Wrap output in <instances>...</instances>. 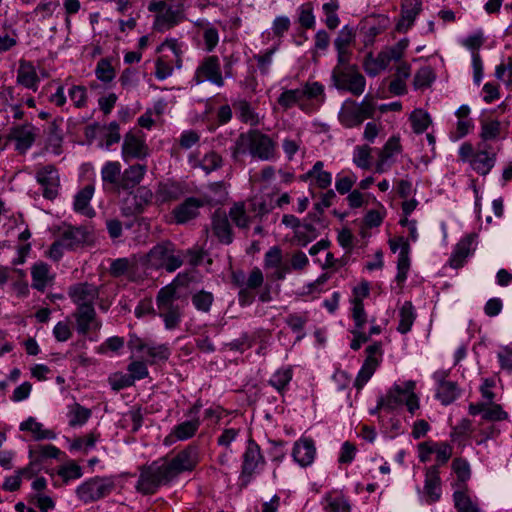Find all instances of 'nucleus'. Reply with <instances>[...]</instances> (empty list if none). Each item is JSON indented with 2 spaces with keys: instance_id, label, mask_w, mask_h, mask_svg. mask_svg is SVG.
<instances>
[{
  "instance_id": "nucleus-1",
  "label": "nucleus",
  "mask_w": 512,
  "mask_h": 512,
  "mask_svg": "<svg viewBox=\"0 0 512 512\" xmlns=\"http://www.w3.org/2000/svg\"><path fill=\"white\" fill-rule=\"evenodd\" d=\"M99 294V287L88 282L76 283L68 288V296L77 306L73 317L76 321L77 332L81 335H87L101 328V322L98 320L94 308Z\"/></svg>"
},
{
  "instance_id": "nucleus-2",
  "label": "nucleus",
  "mask_w": 512,
  "mask_h": 512,
  "mask_svg": "<svg viewBox=\"0 0 512 512\" xmlns=\"http://www.w3.org/2000/svg\"><path fill=\"white\" fill-rule=\"evenodd\" d=\"M146 171V165L137 163L122 172L118 161H108L101 169L103 188L118 193L132 190L142 181Z\"/></svg>"
},
{
  "instance_id": "nucleus-3",
  "label": "nucleus",
  "mask_w": 512,
  "mask_h": 512,
  "mask_svg": "<svg viewBox=\"0 0 512 512\" xmlns=\"http://www.w3.org/2000/svg\"><path fill=\"white\" fill-rule=\"evenodd\" d=\"M178 279L162 287L156 295L157 314L168 330L176 329L182 320L185 299L178 292Z\"/></svg>"
},
{
  "instance_id": "nucleus-4",
  "label": "nucleus",
  "mask_w": 512,
  "mask_h": 512,
  "mask_svg": "<svg viewBox=\"0 0 512 512\" xmlns=\"http://www.w3.org/2000/svg\"><path fill=\"white\" fill-rule=\"evenodd\" d=\"M331 78L337 89L348 91L354 96H360L365 91V77L359 72L357 66L350 62L339 63L337 61Z\"/></svg>"
},
{
  "instance_id": "nucleus-5",
  "label": "nucleus",
  "mask_w": 512,
  "mask_h": 512,
  "mask_svg": "<svg viewBox=\"0 0 512 512\" xmlns=\"http://www.w3.org/2000/svg\"><path fill=\"white\" fill-rule=\"evenodd\" d=\"M148 263L156 269L174 272L183 265L181 250L176 249L171 241H163L155 245L147 254Z\"/></svg>"
},
{
  "instance_id": "nucleus-6",
  "label": "nucleus",
  "mask_w": 512,
  "mask_h": 512,
  "mask_svg": "<svg viewBox=\"0 0 512 512\" xmlns=\"http://www.w3.org/2000/svg\"><path fill=\"white\" fill-rule=\"evenodd\" d=\"M172 480L164 462H153L149 466L143 467L137 483V490L143 494H154L157 489Z\"/></svg>"
},
{
  "instance_id": "nucleus-7",
  "label": "nucleus",
  "mask_w": 512,
  "mask_h": 512,
  "mask_svg": "<svg viewBox=\"0 0 512 512\" xmlns=\"http://www.w3.org/2000/svg\"><path fill=\"white\" fill-rule=\"evenodd\" d=\"M113 487V482L95 477L81 484L77 488L76 493L80 500L84 503H89L107 496Z\"/></svg>"
},
{
  "instance_id": "nucleus-8",
  "label": "nucleus",
  "mask_w": 512,
  "mask_h": 512,
  "mask_svg": "<svg viewBox=\"0 0 512 512\" xmlns=\"http://www.w3.org/2000/svg\"><path fill=\"white\" fill-rule=\"evenodd\" d=\"M199 462L198 450L189 446L177 453L170 461H164L172 479L182 472L192 471Z\"/></svg>"
},
{
  "instance_id": "nucleus-9",
  "label": "nucleus",
  "mask_w": 512,
  "mask_h": 512,
  "mask_svg": "<svg viewBox=\"0 0 512 512\" xmlns=\"http://www.w3.org/2000/svg\"><path fill=\"white\" fill-rule=\"evenodd\" d=\"M232 283L239 289V302L242 306L250 305L254 301L256 292V268L247 276L243 270L232 272Z\"/></svg>"
},
{
  "instance_id": "nucleus-10",
  "label": "nucleus",
  "mask_w": 512,
  "mask_h": 512,
  "mask_svg": "<svg viewBox=\"0 0 512 512\" xmlns=\"http://www.w3.org/2000/svg\"><path fill=\"white\" fill-rule=\"evenodd\" d=\"M149 147L145 140L134 132H128L124 136L122 144V158L125 162L131 160H143L149 155Z\"/></svg>"
},
{
  "instance_id": "nucleus-11",
  "label": "nucleus",
  "mask_w": 512,
  "mask_h": 512,
  "mask_svg": "<svg viewBox=\"0 0 512 512\" xmlns=\"http://www.w3.org/2000/svg\"><path fill=\"white\" fill-rule=\"evenodd\" d=\"M194 80L197 84L210 81L219 87L223 86L224 80L218 57L213 55L204 58L196 70Z\"/></svg>"
},
{
  "instance_id": "nucleus-12",
  "label": "nucleus",
  "mask_w": 512,
  "mask_h": 512,
  "mask_svg": "<svg viewBox=\"0 0 512 512\" xmlns=\"http://www.w3.org/2000/svg\"><path fill=\"white\" fill-rule=\"evenodd\" d=\"M60 239L64 248L76 249L92 242V232L87 226L64 225Z\"/></svg>"
},
{
  "instance_id": "nucleus-13",
  "label": "nucleus",
  "mask_w": 512,
  "mask_h": 512,
  "mask_svg": "<svg viewBox=\"0 0 512 512\" xmlns=\"http://www.w3.org/2000/svg\"><path fill=\"white\" fill-rule=\"evenodd\" d=\"M37 182L43 187V196L53 200L58 194L59 175L54 165L40 168L36 174Z\"/></svg>"
},
{
  "instance_id": "nucleus-14",
  "label": "nucleus",
  "mask_w": 512,
  "mask_h": 512,
  "mask_svg": "<svg viewBox=\"0 0 512 512\" xmlns=\"http://www.w3.org/2000/svg\"><path fill=\"white\" fill-rule=\"evenodd\" d=\"M356 31L353 27L345 25L339 31L338 36L334 40V46L337 51V61L339 63L350 62L351 51L349 47L355 42Z\"/></svg>"
},
{
  "instance_id": "nucleus-15",
  "label": "nucleus",
  "mask_w": 512,
  "mask_h": 512,
  "mask_svg": "<svg viewBox=\"0 0 512 512\" xmlns=\"http://www.w3.org/2000/svg\"><path fill=\"white\" fill-rule=\"evenodd\" d=\"M468 411L472 416L482 414V419L486 421H503L508 418V413L503 410L502 406L493 401L470 403Z\"/></svg>"
},
{
  "instance_id": "nucleus-16",
  "label": "nucleus",
  "mask_w": 512,
  "mask_h": 512,
  "mask_svg": "<svg viewBox=\"0 0 512 512\" xmlns=\"http://www.w3.org/2000/svg\"><path fill=\"white\" fill-rule=\"evenodd\" d=\"M200 198L190 197L173 210L176 223L184 224L199 215V209L205 205Z\"/></svg>"
},
{
  "instance_id": "nucleus-17",
  "label": "nucleus",
  "mask_w": 512,
  "mask_h": 512,
  "mask_svg": "<svg viewBox=\"0 0 512 512\" xmlns=\"http://www.w3.org/2000/svg\"><path fill=\"white\" fill-rule=\"evenodd\" d=\"M212 232L223 244H231L233 241L232 228L225 211L218 209L212 216Z\"/></svg>"
},
{
  "instance_id": "nucleus-18",
  "label": "nucleus",
  "mask_w": 512,
  "mask_h": 512,
  "mask_svg": "<svg viewBox=\"0 0 512 512\" xmlns=\"http://www.w3.org/2000/svg\"><path fill=\"white\" fill-rule=\"evenodd\" d=\"M439 474L438 465H433L426 469L424 495L429 504L437 502L441 497V479Z\"/></svg>"
},
{
  "instance_id": "nucleus-19",
  "label": "nucleus",
  "mask_w": 512,
  "mask_h": 512,
  "mask_svg": "<svg viewBox=\"0 0 512 512\" xmlns=\"http://www.w3.org/2000/svg\"><path fill=\"white\" fill-rule=\"evenodd\" d=\"M421 10V0H403L401 4V18L396 25V29L399 32H406L413 25Z\"/></svg>"
},
{
  "instance_id": "nucleus-20",
  "label": "nucleus",
  "mask_w": 512,
  "mask_h": 512,
  "mask_svg": "<svg viewBox=\"0 0 512 512\" xmlns=\"http://www.w3.org/2000/svg\"><path fill=\"white\" fill-rule=\"evenodd\" d=\"M255 210V204L252 201L248 203L237 202L230 208L229 217L234 224L240 229H247L253 221L250 212Z\"/></svg>"
},
{
  "instance_id": "nucleus-21",
  "label": "nucleus",
  "mask_w": 512,
  "mask_h": 512,
  "mask_svg": "<svg viewBox=\"0 0 512 512\" xmlns=\"http://www.w3.org/2000/svg\"><path fill=\"white\" fill-rule=\"evenodd\" d=\"M183 11V6L179 5L176 9L171 7L163 13L156 14L153 29L158 32H165L175 27L183 19Z\"/></svg>"
},
{
  "instance_id": "nucleus-22",
  "label": "nucleus",
  "mask_w": 512,
  "mask_h": 512,
  "mask_svg": "<svg viewBox=\"0 0 512 512\" xmlns=\"http://www.w3.org/2000/svg\"><path fill=\"white\" fill-rule=\"evenodd\" d=\"M36 128L30 124L15 126L10 131V137L16 141L17 150L24 152L32 146L35 141Z\"/></svg>"
},
{
  "instance_id": "nucleus-23",
  "label": "nucleus",
  "mask_w": 512,
  "mask_h": 512,
  "mask_svg": "<svg viewBox=\"0 0 512 512\" xmlns=\"http://www.w3.org/2000/svg\"><path fill=\"white\" fill-rule=\"evenodd\" d=\"M40 78L37 75L36 69L32 62L20 60L17 70V83L27 89L36 91Z\"/></svg>"
},
{
  "instance_id": "nucleus-24",
  "label": "nucleus",
  "mask_w": 512,
  "mask_h": 512,
  "mask_svg": "<svg viewBox=\"0 0 512 512\" xmlns=\"http://www.w3.org/2000/svg\"><path fill=\"white\" fill-rule=\"evenodd\" d=\"M250 154L256 157V130L250 129L247 133H242L237 138L233 149V157L239 160L242 156Z\"/></svg>"
},
{
  "instance_id": "nucleus-25",
  "label": "nucleus",
  "mask_w": 512,
  "mask_h": 512,
  "mask_svg": "<svg viewBox=\"0 0 512 512\" xmlns=\"http://www.w3.org/2000/svg\"><path fill=\"white\" fill-rule=\"evenodd\" d=\"M315 446L312 440L304 438L295 443L293 457L301 466L312 463L315 457Z\"/></svg>"
},
{
  "instance_id": "nucleus-26",
  "label": "nucleus",
  "mask_w": 512,
  "mask_h": 512,
  "mask_svg": "<svg viewBox=\"0 0 512 512\" xmlns=\"http://www.w3.org/2000/svg\"><path fill=\"white\" fill-rule=\"evenodd\" d=\"M339 119L348 128L362 124L363 117L360 116L358 104L353 100L345 101L339 113Z\"/></svg>"
},
{
  "instance_id": "nucleus-27",
  "label": "nucleus",
  "mask_w": 512,
  "mask_h": 512,
  "mask_svg": "<svg viewBox=\"0 0 512 512\" xmlns=\"http://www.w3.org/2000/svg\"><path fill=\"white\" fill-rule=\"evenodd\" d=\"M496 159V154L491 155L485 149L479 150L470 159V165L478 174L487 175L493 168Z\"/></svg>"
},
{
  "instance_id": "nucleus-28",
  "label": "nucleus",
  "mask_w": 512,
  "mask_h": 512,
  "mask_svg": "<svg viewBox=\"0 0 512 512\" xmlns=\"http://www.w3.org/2000/svg\"><path fill=\"white\" fill-rule=\"evenodd\" d=\"M472 241V236H467L456 245L454 252L452 253V256L450 258L451 267L457 269L463 266L466 258L470 254Z\"/></svg>"
},
{
  "instance_id": "nucleus-29",
  "label": "nucleus",
  "mask_w": 512,
  "mask_h": 512,
  "mask_svg": "<svg viewBox=\"0 0 512 512\" xmlns=\"http://www.w3.org/2000/svg\"><path fill=\"white\" fill-rule=\"evenodd\" d=\"M323 162L317 161L311 170H309L305 175L301 178L302 180H307L308 178H314L316 180V184L320 189H326L331 185L332 175L330 172L323 171Z\"/></svg>"
},
{
  "instance_id": "nucleus-30",
  "label": "nucleus",
  "mask_w": 512,
  "mask_h": 512,
  "mask_svg": "<svg viewBox=\"0 0 512 512\" xmlns=\"http://www.w3.org/2000/svg\"><path fill=\"white\" fill-rule=\"evenodd\" d=\"M309 263V259L306 254L300 250L292 254L290 265H283L275 272L277 279H283L287 273L291 270L301 271L306 268Z\"/></svg>"
},
{
  "instance_id": "nucleus-31",
  "label": "nucleus",
  "mask_w": 512,
  "mask_h": 512,
  "mask_svg": "<svg viewBox=\"0 0 512 512\" xmlns=\"http://www.w3.org/2000/svg\"><path fill=\"white\" fill-rule=\"evenodd\" d=\"M32 287L38 291H44L46 285L51 280L49 275V266L44 262L35 263L31 269Z\"/></svg>"
},
{
  "instance_id": "nucleus-32",
  "label": "nucleus",
  "mask_w": 512,
  "mask_h": 512,
  "mask_svg": "<svg viewBox=\"0 0 512 512\" xmlns=\"http://www.w3.org/2000/svg\"><path fill=\"white\" fill-rule=\"evenodd\" d=\"M318 236L317 229L310 223L302 224L295 232L291 243L297 246L306 247Z\"/></svg>"
},
{
  "instance_id": "nucleus-33",
  "label": "nucleus",
  "mask_w": 512,
  "mask_h": 512,
  "mask_svg": "<svg viewBox=\"0 0 512 512\" xmlns=\"http://www.w3.org/2000/svg\"><path fill=\"white\" fill-rule=\"evenodd\" d=\"M93 193L94 187L92 185H87L81 189L75 196L74 209L79 213L91 217L94 212L89 208V203Z\"/></svg>"
},
{
  "instance_id": "nucleus-34",
  "label": "nucleus",
  "mask_w": 512,
  "mask_h": 512,
  "mask_svg": "<svg viewBox=\"0 0 512 512\" xmlns=\"http://www.w3.org/2000/svg\"><path fill=\"white\" fill-rule=\"evenodd\" d=\"M20 429L22 431H30L35 440L54 439L56 437L54 431L44 429L43 425L37 422L33 417H29L26 421L21 423Z\"/></svg>"
},
{
  "instance_id": "nucleus-35",
  "label": "nucleus",
  "mask_w": 512,
  "mask_h": 512,
  "mask_svg": "<svg viewBox=\"0 0 512 512\" xmlns=\"http://www.w3.org/2000/svg\"><path fill=\"white\" fill-rule=\"evenodd\" d=\"M401 151V144L399 138L391 137L383 149L379 153V160L376 166V170L378 172L384 171V164L387 162L389 158H391L395 153H399Z\"/></svg>"
},
{
  "instance_id": "nucleus-36",
  "label": "nucleus",
  "mask_w": 512,
  "mask_h": 512,
  "mask_svg": "<svg viewBox=\"0 0 512 512\" xmlns=\"http://www.w3.org/2000/svg\"><path fill=\"white\" fill-rule=\"evenodd\" d=\"M132 199L134 200L133 206L124 208V213L126 215L141 213L143 211L144 204H147L151 201L152 192L141 187L137 190V193L132 196Z\"/></svg>"
},
{
  "instance_id": "nucleus-37",
  "label": "nucleus",
  "mask_w": 512,
  "mask_h": 512,
  "mask_svg": "<svg viewBox=\"0 0 512 512\" xmlns=\"http://www.w3.org/2000/svg\"><path fill=\"white\" fill-rule=\"evenodd\" d=\"M399 325H398V331L401 333H407L410 331L414 320H415V312L414 308L411 302L406 301L399 311Z\"/></svg>"
},
{
  "instance_id": "nucleus-38",
  "label": "nucleus",
  "mask_w": 512,
  "mask_h": 512,
  "mask_svg": "<svg viewBox=\"0 0 512 512\" xmlns=\"http://www.w3.org/2000/svg\"><path fill=\"white\" fill-rule=\"evenodd\" d=\"M457 395L458 388L455 382L443 380L439 383L437 397L444 405L452 403Z\"/></svg>"
},
{
  "instance_id": "nucleus-39",
  "label": "nucleus",
  "mask_w": 512,
  "mask_h": 512,
  "mask_svg": "<svg viewBox=\"0 0 512 512\" xmlns=\"http://www.w3.org/2000/svg\"><path fill=\"white\" fill-rule=\"evenodd\" d=\"M276 154V142L269 136L258 133V158L269 160Z\"/></svg>"
},
{
  "instance_id": "nucleus-40",
  "label": "nucleus",
  "mask_w": 512,
  "mask_h": 512,
  "mask_svg": "<svg viewBox=\"0 0 512 512\" xmlns=\"http://www.w3.org/2000/svg\"><path fill=\"white\" fill-rule=\"evenodd\" d=\"M378 364V359H365L364 364L355 380L354 385L356 388L361 389L369 381V379L374 374Z\"/></svg>"
},
{
  "instance_id": "nucleus-41",
  "label": "nucleus",
  "mask_w": 512,
  "mask_h": 512,
  "mask_svg": "<svg viewBox=\"0 0 512 512\" xmlns=\"http://www.w3.org/2000/svg\"><path fill=\"white\" fill-rule=\"evenodd\" d=\"M91 416V410L83 407L79 403H74L69 410V425L71 427L81 426L87 422Z\"/></svg>"
},
{
  "instance_id": "nucleus-42",
  "label": "nucleus",
  "mask_w": 512,
  "mask_h": 512,
  "mask_svg": "<svg viewBox=\"0 0 512 512\" xmlns=\"http://www.w3.org/2000/svg\"><path fill=\"white\" fill-rule=\"evenodd\" d=\"M181 189L175 183H164L158 186L156 198L160 202H169L179 198Z\"/></svg>"
},
{
  "instance_id": "nucleus-43",
  "label": "nucleus",
  "mask_w": 512,
  "mask_h": 512,
  "mask_svg": "<svg viewBox=\"0 0 512 512\" xmlns=\"http://www.w3.org/2000/svg\"><path fill=\"white\" fill-rule=\"evenodd\" d=\"M451 467L457 476L459 486L465 487L471 475L469 463L463 458H455L452 461Z\"/></svg>"
},
{
  "instance_id": "nucleus-44",
  "label": "nucleus",
  "mask_w": 512,
  "mask_h": 512,
  "mask_svg": "<svg viewBox=\"0 0 512 512\" xmlns=\"http://www.w3.org/2000/svg\"><path fill=\"white\" fill-rule=\"evenodd\" d=\"M254 458V450L251 447H248L244 454V463L241 474L242 485H247L252 479V475L256 469V462L254 461Z\"/></svg>"
},
{
  "instance_id": "nucleus-45",
  "label": "nucleus",
  "mask_w": 512,
  "mask_h": 512,
  "mask_svg": "<svg viewBox=\"0 0 512 512\" xmlns=\"http://www.w3.org/2000/svg\"><path fill=\"white\" fill-rule=\"evenodd\" d=\"M339 8V4L336 0H331L328 3H325L322 7L323 12L326 16L325 24L328 29L334 30L340 24V19L336 13Z\"/></svg>"
},
{
  "instance_id": "nucleus-46",
  "label": "nucleus",
  "mask_w": 512,
  "mask_h": 512,
  "mask_svg": "<svg viewBox=\"0 0 512 512\" xmlns=\"http://www.w3.org/2000/svg\"><path fill=\"white\" fill-rule=\"evenodd\" d=\"M435 79V75L430 66H424L420 68L413 80V85L415 89H424L429 87Z\"/></svg>"
},
{
  "instance_id": "nucleus-47",
  "label": "nucleus",
  "mask_w": 512,
  "mask_h": 512,
  "mask_svg": "<svg viewBox=\"0 0 512 512\" xmlns=\"http://www.w3.org/2000/svg\"><path fill=\"white\" fill-rule=\"evenodd\" d=\"M304 99L303 92L301 88L286 90L278 98V103L285 109L291 108L295 104L301 103Z\"/></svg>"
},
{
  "instance_id": "nucleus-48",
  "label": "nucleus",
  "mask_w": 512,
  "mask_h": 512,
  "mask_svg": "<svg viewBox=\"0 0 512 512\" xmlns=\"http://www.w3.org/2000/svg\"><path fill=\"white\" fill-rule=\"evenodd\" d=\"M453 499L458 512H479L477 505L464 491H455Z\"/></svg>"
},
{
  "instance_id": "nucleus-49",
  "label": "nucleus",
  "mask_w": 512,
  "mask_h": 512,
  "mask_svg": "<svg viewBox=\"0 0 512 512\" xmlns=\"http://www.w3.org/2000/svg\"><path fill=\"white\" fill-rule=\"evenodd\" d=\"M200 422L198 419L185 421L174 428L173 434L179 440H185L192 437L198 430Z\"/></svg>"
},
{
  "instance_id": "nucleus-50",
  "label": "nucleus",
  "mask_w": 512,
  "mask_h": 512,
  "mask_svg": "<svg viewBox=\"0 0 512 512\" xmlns=\"http://www.w3.org/2000/svg\"><path fill=\"white\" fill-rule=\"evenodd\" d=\"M410 121L414 132L418 134L424 132L431 123L428 113L421 109H417L411 113Z\"/></svg>"
},
{
  "instance_id": "nucleus-51",
  "label": "nucleus",
  "mask_w": 512,
  "mask_h": 512,
  "mask_svg": "<svg viewBox=\"0 0 512 512\" xmlns=\"http://www.w3.org/2000/svg\"><path fill=\"white\" fill-rule=\"evenodd\" d=\"M214 297L212 293L201 290L192 296V303L195 308L202 312H208L213 303Z\"/></svg>"
},
{
  "instance_id": "nucleus-52",
  "label": "nucleus",
  "mask_w": 512,
  "mask_h": 512,
  "mask_svg": "<svg viewBox=\"0 0 512 512\" xmlns=\"http://www.w3.org/2000/svg\"><path fill=\"white\" fill-rule=\"evenodd\" d=\"M95 73L97 78L103 82H110L115 77L114 68L112 67L110 61L107 59H101L97 63Z\"/></svg>"
},
{
  "instance_id": "nucleus-53",
  "label": "nucleus",
  "mask_w": 512,
  "mask_h": 512,
  "mask_svg": "<svg viewBox=\"0 0 512 512\" xmlns=\"http://www.w3.org/2000/svg\"><path fill=\"white\" fill-rule=\"evenodd\" d=\"M145 352L146 355L151 359V364L155 363L156 361H165L170 356L169 348L164 344L158 346L147 345Z\"/></svg>"
},
{
  "instance_id": "nucleus-54",
  "label": "nucleus",
  "mask_w": 512,
  "mask_h": 512,
  "mask_svg": "<svg viewBox=\"0 0 512 512\" xmlns=\"http://www.w3.org/2000/svg\"><path fill=\"white\" fill-rule=\"evenodd\" d=\"M58 475L62 477L64 482H68L69 480L80 478L82 476V469L78 464L71 461L58 470Z\"/></svg>"
},
{
  "instance_id": "nucleus-55",
  "label": "nucleus",
  "mask_w": 512,
  "mask_h": 512,
  "mask_svg": "<svg viewBox=\"0 0 512 512\" xmlns=\"http://www.w3.org/2000/svg\"><path fill=\"white\" fill-rule=\"evenodd\" d=\"M69 97L76 108H84L87 105V90L82 85H74L69 90Z\"/></svg>"
},
{
  "instance_id": "nucleus-56",
  "label": "nucleus",
  "mask_w": 512,
  "mask_h": 512,
  "mask_svg": "<svg viewBox=\"0 0 512 512\" xmlns=\"http://www.w3.org/2000/svg\"><path fill=\"white\" fill-rule=\"evenodd\" d=\"M371 148L368 145L357 146L354 154V163L363 169L370 167Z\"/></svg>"
},
{
  "instance_id": "nucleus-57",
  "label": "nucleus",
  "mask_w": 512,
  "mask_h": 512,
  "mask_svg": "<svg viewBox=\"0 0 512 512\" xmlns=\"http://www.w3.org/2000/svg\"><path fill=\"white\" fill-rule=\"evenodd\" d=\"M233 107L236 111V114L238 115L239 119L242 122H248L250 120H253V108L251 107L250 103H248L246 100H238L234 102Z\"/></svg>"
},
{
  "instance_id": "nucleus-58",
  "label": "nucleus",
  "mask_w": 512,
  "mask_h": 512,
  "mask_svg": "<svg viewBox=\"0 0 512 512\" xmlns=\"http://www.w3.org/2000/svg\"><path fill=\"white\" fill-rule=\"evenodd\" d=\"M352 316L355 321L356 328L361 329L366 323V313L364 310L362 299L354 298Z\"/></svg>"
},
{
  "instance_id": "nucleus-59",
  "label": "nucleus",
  "mask_w": 512,
  "mask_h": 512,
  "mask_svg": "<svg viewBox=\"0 0 512 512\" xmlns=\"http://www.w3.org/2000/svg\"><path fill=\"white\" fill-rule=\"evenodd\" d=\"M500 134V122L489 121L482 123L481 138L485 141L494 140Z\"/></svg>"
},
{
  "instance_id": "nucleus-60",
  "label": "nucleus",
  "mask_w": 512,
  "mask_h": 512,
  "mask_svg": "<svg viewBox=\"0 0 512 512\" xmlns=\"http://www.w3.org/2000/svg\"><path fill=\"white\" fill-rule=\"evenodd\" d=\"M282 250L278 246H273L270 250L265 254V267L267 268H277V270L282 267Z\"/></svg>"
},
{
  "instance_id": "nucleus-61",
  "label": "nucleus",
  "mask_w": 512,
  "mask_h": 512,
  "mask_svg": "<svg viewBox=\"0 0 512 512\" xmlns=\"http://www.w3.org/2000/svg\"><path fill=\"white\" fill-rule=\"evenodd\" d=\"M436 461L438 467L445 464L452 456L453 448L448 443H435Z\"/></svg>"
},
{
  "instance_id": "nucleus-62",
  "label": "nucleus",
  "mask_w": 512,
  "mask_h": 512,
  "mask_svg": "<svg viewBox=\"0 0 512 512\" xmlns=\"http://www.w3.org/2000/svg\"><path fill=\"white\" fill-rule=\"evenodd\" d=\"M301 89L304 99H317L324 94V87L318 82H308Z\"/></svg>"
},
{
  "instance_id": "nucleus-63",
  "label": "nucleus",
  "mask_w": 512,
  "mask_h": 512,
  "mask_svg": "<svg viewBox=\"0 0 512 512\" xmlns=\"http://www.w3.org/2000/svg\"><path fill=\"white\" fill-rule=\"evenodd\" d=\"M109 383L113 390L119 391L133 385V377L128 374H113L109 377Z\"/></svg>"
},
{
  "instance_id": "nucleus-64",
  "label": "nucleus",
  "mask_w": 512,
  "mask_h": 512,
  "mask_svg": "<svg viewBox=\"0 0 512 512\" xmlns=\"http://www.w3.org/2000/svg\"><path fill=\"white\" fill-rule=\"evenodd\" d=\"M409 41L407 39L400 40L397 44L392 47H388L385 50L390 61H399L403 57L405 49L408 47Z\"/></svg>"
}]
</instances>
